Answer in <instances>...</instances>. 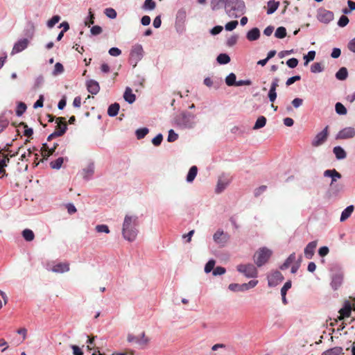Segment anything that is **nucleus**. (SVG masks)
<instances>
[{"label":"nucleus","instance_id":"f257e3e1","mask_svg":"<svg viewBox=\"0 0 355 355\" xmlns=\"http://www.w3.org/2000/svg\"><path fill=\"white\" fill-rule=\"evenodd\" d=\"M139 218L137 215L125 214L121 227L123 238L129 242L135 241L139 233Z\"/></svg>","mask_w":355,"mask_h":355},{"label":"nucleus","instance_id":"f03ea898","mask_svg":"<svg viewBox=\"0 0 355 355\" xmlns=\"http://www.w3.org/2000/svg\"><path fill=\"white\" fill-rule=\"evenodd\" d=\"M225 12L231 18H238L245 13V3L243 0H227Z\"/></svg>","mask_w":355,"mask_h":355},{"label":"nucleus","instance_id":"7ed1b4c3","mask_svg":"<svg viewBox=\"0 0 355 355\" xmlns=\"http://www.w3.org/2000/svg\"><path fill=\"white\" fill-rule=\"evenodd\" d=\"M175 125L181 129H191L196 124V116L190 112H183L174 118Z\"/></svg>","mask_w":355,"mask_h":355},{"label":"nucleus","instance_id":"20e7f679","mask_svg":"<svg viewBox=\"0 0 355 355\" xmlns=\"http://www.w3.org/2000/svg\"><path fill=\"white\" fill-rule=\"evenodd\" d=\"M272 251L266 248H262L254 254V262L258 267L264 265L270 259Z\"/></svg>","mask_w":355,"mask_h":355},{"label":"nucleus","instance_id":"39448f33","mask_svg":"<svg viewBox=\"0 0 355 355\" xmlns=\"http://www.w3.org/2000/svg\"><path fill=\"white\" fill-rule=\"evenodd\" d=\"M236 270L248 278H255L258 275L257 268L252 263L239 264L236 266Z\"/></svg>","mask_w":355,"mask_h":355},{"label":"nucleus","instance_id":"423d86ee","mask_svg":"<svg viewBox=\"0 0 355 355\" xmlns=\"http://www.w3.org/2000/svg\"><path fill=\"white\" fill-rule=\"evenodd\" d=\"M127 340L128 343L135 344L140 348H144L149 342V339L146 337L144 332H142L139 336L129 334L127 336Z\"/></svg>","mask_w":355,"mask_h":355},{"label":"nucleus","instance_id":"0eeeda50","mask_svg":"<svg viewBox=\"0 0 355 355\" xmlns=\"http://www.w3.org/2000/svg\"><path fill=\"white\" fill-rule=\"evenodd\" d=\"M130 60L132 62H135L134 66L135 67L139 61H140L144 57V49L140 44H136L132 46L130 53Z\"/></svg>","mask_w":355,"mask_h":355},{"label":"nucleus","instance_id":"6e6552de","mask_svg":"<svg viewBox=\"0 0 355 355\" xmlns=\"http://www.w3.org/2000/svg\"><path fill=\"white\" fill-rule=\"evenodd\" d=\"M229 235L222 230H218L213 235L214 242L220 246H224L229 240Z\"/></svg>","mask_w":355,"mask_h":355},{"label":"nucleus","instance_id":"1a4fd4ad","mask_svg":"<svg viewBox=\"0 0 355 355\" xmlns=\"http://www.w3.org/2000/svg\"><path fill=\"white\" fill-rule=\"evenodd\" d=\"M284 279L282 273L277 270L272 272L268 275V284L270 287H274L281 283Z\"/></svg>","mask_w":355,"mask_h":355},{"label":"nucleus","instance_id":"9d476101","mask_svg":"<svg viewBox=\"0 0 355 355\" xmlns=\"http://www.w3.org/2000/svg\"><path fill=\"white\" fill-rule=\"evenodd\" d=\"M46 269L55 273H64L69 270V264L68 263H58L52 266L48 265Z\"/></svg>","mask_w":355,"mask_h":355},{"label":"nucleus","instance_id":"9b49d317","mask_svg":"<svg viewBox=\"0 0 355 355\" xmlns=\"http://www.w3.org/2000/svg\"><path fill=\"white\" fill-rule=\"evenodd\" d=\"M355 136V129L352 127L345 128L337 134L336 139H347L353 138Z\"/></svg>","mask_w":355,"mask_h":355},{"label":"nucleus","instance_id":"f8f14e48","mask_svg":"<svg viewBox=\"0 0 355 355\" xmlns=\"http://www.w3.org/2000/svg\"><path fill=\"white\" fill-rule=\"evenodd\" d=\"M29 44V40L28 38H24L18 40L12 48V54L18 53L21 52L24 49H26Z\"/></svg>","mask_w":355,"mask_h":355},{"label":"nucleus","instance_id":"ddd939ff","mask_svg":"<svg viewBox=\"0 0 355 355\" xmlns=\"http://www.w3.org/2000/svg\"><path fill=\"white\" fill-rule=\"evenodd\" d=\"M318 19L323 23H329L334 19V13L327 10H320L318 14Z\"/></svg>","mask_w":355,"mask_h":355},{"label":"nucleus","instance_id":"4468645a","mask_svg":"<svg viewBox=\"0 0 355 355\" xmlns=\"http://www.w3.org/2000/svg\"><path fill=\"white\" fill-rule=\"evenodd\" d=\"M328 136V126H326L315 137L313 145L318 146L322 144L327 139Z\"/></svg>","mask_w":355,"mask_h":355},{"label":"nucleus","instance_id":"2eb2a0df","mask_svg":"<svg viewBox=\"0 0 355 355\" xmlns=\"http://www.w3.org/2000/svg\"><path fill=\"white\" fill-rule=\"evenodd\" d=\"M86 86L88 92L92 94H97L100 90L98 83L94 80H87Z\"/></svg>","mask_w":355,"mask_h":355},{"label":"nucleus","instance_id":"dca6fc26","mask_svg":"<svg viewBox=\"0 0 355 355\" xmlns=\"http://www.w3.org/2000/svg\"><path fill=\"white\" fill-rule=\"evenodd\" d=\"M35 26L34 23L31 21H28L24 30V35L28 39H32L35 35Z\"/></svg>","mask_w":355,"mask_h":355},{"label":"nucleus","instance_id":"f3484780","mask_svg":"<svg viewBox=\"0 0 355 355\" xmlns=\"http://www.w3.org/2000/svg\"><path fill=\"white\" fill-rule=\"evenodd\" d=\"M324 175L325 177L331 178V182L330 184L331 187H333L334 182H336L337 179L341 178V174L338 173L336 169L326 170L324 172Z\"/></svg>","mask_w":355,"mask_h":355},{"label":"nucleus","instance_id":"a211bd4d","mask_svg":"<svg viewBox=\"0 0 355 355\" xmlns=\"http://www.w3.org/2000/svg\"><path fill=\"white\" fill-rule=\"evenodd\" d=\"M343 280V273L335 274L331 280V285L334 290H337L342 284Z\"/></svg>","mask_w":355,"mask_h":355},{"label":"nucleus","instance_id":"6ab92c4d","mask_svg":"<svg viewBox=\"0 0 355 355\" xmlns=\"http://www.w3.org/2000/svg\"><path fill=\"white\" fill-rule=\"evenodd\" d=\"M187 18L186 10L183 8L179 9L176 14L175 24L177 25H182L184 23Z\"/></svg>","mask_w":355,"mask_h":355},{"label":"nucleus","instance_id":"aec40b11","mask_svg":"<svg viewBox=\"0 0 355 355\" xmlns=\"http://www.w3.org/2000/svg\"><path fill=\"white\" fill-rule=\"evenodd\" d=\"M352 307L350 304H346L343 308L339 311L340 315L338 316V320H343L344 319L349 318L351 315Z\"/></svg>","mask_w":355,"mask_h":355},{"label":"nucleus","instance_id":"412c9836","mask_svg":"<svg viewBox=\"0 0 355 355\" xmlns=\"http://www.w3.org/2000/svg\"><path fill=\"white\" fill-rule=\"evenodd\" d=\"M260 37V31L258 28H253L250 30L247 34L246 37L249 41H255Z\"/></svg>","mask_w":355,"mask_h":355},{"label":"nucleus","instance_id":"4be33fe9","mask_svg":"<svg viewBox=\"0 0 355 355\" xmlns=\"http://www.w3.org/2000/svg\"><path fill=\"white\" fill-rule=\"evenodd\" d=\"M124 100L130 104L133 103L136 100L135 95L132 93L131 88L126 87L123 94Z\"/></svg>","mask_w":355,"mask_h":355},{"label":"nucleus","instance_id":"5701e85b","mask_svg":"<svg viewBox=\"0 0 355 355\" xmlns=\"http://www.w3.org/2000/svg\"><path fill=\"white\" fill-rule=\"evenodd\" d=\"M229 184V180L226 178H220L217 186L216 188V192L220 193L225 190L227 186Z\"/></svg>","mask_w":355,"mask_h":355},{"label":"nucleus","instance_id":"b1692460","mask_svg":"<svg viewBox=\"0 0 355 355\" xmlns=\"http://www.w3.org/2000/svg\"><path fill=\"white\" fill-rule=\"evenodd\" d=\"M354 207L353 205H349L347 208H345L341 214L340 220L341 222L345 221L349 216L352 215L354 211Z\"/></svg>","mask_w":355,"mask_h":355},{"label":"nucleus","instance_id":"393cba45","mask_svg":"<svg viewBox=\"0 0 355 355\" xmlns=\"http://www.w3.org/2000/svg\"><path fill=\"white\" fill-rule=\"evenodd\" d=\"M279 6V1H276L275 0H270L268 2L267 14L271 15V14L274 13L277 10Z\"/></svg>","mask_w":355,"mask_h":355},{"label":"nucleus","instance_id":"a878e982","mask_svg":"<svg viewBox=\"0 0 355 355\" xmlns=\"http://www.w3.org/2000/svg\"><path fill=\"white\" fill-rule=\"evenodd\" d=\"M198 173V168L196 166H193L190 168L188 174L187 175V182H192L196 178Z\"/></svg>","mask_w":355,"mask_h":355},{"label":"nucleus","instance_id":"bb28decb","mask_svg":"<svg viewBox=\"0 0 355 355\" xmlns=\"http://www.w3.org/2000/svg\"><path fill=\"white\" fill-rule=\"evenodd\" d=\"M333 152L338 159H345L347 156L346 152L340 146H336L333 149Z\"/></svg>","mask_w":355,"mask_h":355},{"label":"nucleus","instance_id":"cd10ccee","mask_svg":"<svg viewBox=\"0 0 355 355\" xmlns=\"http://www.w3.org/2000/svg\"><path fill=\"white\" fill-rule=\"evenodd\" d=\"M119 108V104L117 103H114L110 105L107 109V114L112 117L116 116L118 114Z\"/></svg>","mask_w":355,"mask_h":355},{"label":"nucleus","instance_id":"c85d7f7f","mask_svg":"<svg viewBox=\"0 0 355 355\" xmlns=\"http://www.w3.org/2000/svg\"><path fill=\"white\" fill-rule=\"evenodd\" d=\"M55 122L57 123L56 129L55 130H64V134L65 133L67 125L64 121V118L63 117H58L55 120Z\"/></svg>","mask_w":355,"mask_h":355},{"label":"nucleus","instance_id":"c756f323","mask_svg":"<svg viewBox=\"0 0 355 355\" xmlns=\"http://www.w3.org/2000/svg\"><path fill=\"white\" fill-rule=\"evenodd\" d=\"M343 349L340 347H336L331 348L324 352L321 355H340L343 354Z\"/></svg>","mask_w":355,"mask_h":355},{"label":"nucleus","instance_id":"7c9ffc66","mask_svg":"<svg viewBox=\"0 0 355 355\" xmlns=\"http://www.w3.org/2000/svg\"><path fill=\"white\" fill-rule=\"evenodd\" d=\"M227 0H211V7L214 10H218L223 6L225 8Z\"/></svg>","mask_w":355,"mask_h":355},{"label":"nucleus","instance_id":"2f4dec72","mask_svg":"<svg viewBox=\"0 0 355 355\" xmlns=\"http://www.w3.org/2000/svg\"><path fill=\"white\" fill-rule=\"evenodd\" d=\"M295 254L292 253L285 261V262L280 266L281 270H285L288 268L291 263H294L295 261Z\"/></svg>","mask_w":355,"mask_h":355},{"label":"nucleus","instance_id":"473e14b6","mask_svg":"<svg viewBox=\"0 0 355 355\" xmlns=\"http://www.w3.org/2000/svg\"><path fill=\"white\" fill-rule=\"evenodd\" d=\"M266 124V118L263 116H261L258 117L257 119L255 124L253 127L254 130H258L261 128H263Z\"/></svg>","mask_w":355,"mask_h":355},{"label":"nucleus","instance_id":"72a5a7b5","mask_svg":"<svg viewBox=\"0 0 355 355\" xmlns=\"http://www.w3.org/2000/svg\"><path fill=\"white\" fill-rule=\"evenodd\" d=\"M348 72L345 67H341L336 73V77L340 80H344L347 78Z\"/></svg>","mask_w":355,"mask_h":355},{"label":"nucleus","instance_id":"f704fd0d","mask_svg":"<svg viewBox=\"0 0 355 355\" xmlns=\"http://www.w3.org/2000/svg\"><path fill=\"white\" fill-rule=\"evenodd\" d=\"M245 287L246 286L244 285V284H230L228 286V288L234 292L245 291Z\"/></svg>","mask_w":355,"mask_h":355},{"label":"nucleus","instance_id":"c9c22d12","mask_svg":"<svg viewBox=\"0 0 355 355\" xmlns=\"http://www.w3.org/2000/svg\"><path fill=\"white\" fill-rule=\"evenodd\" d=\"M22 236L26 241H32L35 238L33 232L29 229H25L23 230Z\"/></svg>","mask_w":355,"mask_h":355},{"label":"nucleus","instance_id":"e433bc0d","mask_svg":"<svg viewBox=\"0 0 355 355\" xmlns=\"http://www.w3.org/2000/svg\"><path fill=\"white\" fill-rule=\"evenodd\" d=\"M217 62L220 64H225L230 62V56L226 53H220L217 57Z\"/></svg>","mask_w":355,"mask_h":355},{"label":"nucleus","instance_id":"4c0bfd02","mask_svg":"<svg viewBox=\"0 0 355 355\" xmlns=\"http://www.w3.org/2000/svg\"><path fill=\"white\" fill-rule=\"evenodd\" d=\"M94 166L93 164L89 165L86 168L83 170V178L85 179L89 180L90 177L94 174Z\"/></svg>","mask_w":355,"mask_h":355},{"label":"nucleus","instance_id":"58836bf2","mask_svg":"<svg viewBox=\"0 0 355 355\" xmlns=\"http://www.w3.org/2000/svg\"><path fill=\"white\" fill-rule=\"evenodd\" d=\"M44 82V78L43 76L40 75L37 77H36L34 80V84L33 85V90L38 89L40 87H42Z\"/></svg>","mask_w":355,"mask_h":355},{"label":"nucleus","instance_id":"ea45409f","mask_svg":"<svg viewBox=\"0 0 355 355\" xmlns=\"http://www.w3.org/2000/svg\"><path fill=\"white\" fill-rule=\"evenodd\" d=\"M236 75L234 73H231L226 77L225 83L228 86H235L236 83Z\"/></svg>","mask_w":355,"mask_h":355},{"label":"nucleus","instance_id":"a19ab883","mask_svg":"<svg viewBox=\"0 0 355 355\" xmlns=\"http://www.w3.org/2000/svg\"><path fill=\"white\" fill-rule=\"evenodd\" d=\"M63 162H64L63 157H58L55 161L51 162L50 163V166L53 169H60L62 167Z\"/></svg>","mask_w":355,"mask_h":355},{"label":"nucleus","instance_id":"79ce46f5","mask_svg":"<svg viewBox=\"0 0 355 355\" xmlns=\"http://www.w3.org/2000/svg\"><path fill=\"white\" fill-rule=\"evenodd\" d=\"M286 35V30L284 27L280 26L278 27L275 33V36L277 38L282 39L284 38Z\"/></svg>","mask_w":355,"mask_h":355},{"label":"nucleus","instance_id":"37998d69","mask_svg":"<svg viewBox=\"0 0 355 355\" xmlns=\"http://www.w3.org/2000/svg\"><path fill=\"white\" fill-rule=\"evenodd\" d=\"M149 132L148 128H142L136 130V136L138 139H143Z\"/></svg>","mask_w":355,"mask_h":355},{"label":"nucleus","instance_id":"c03bdc74","mask_svg":"<svg viewBox=\"0 0 355 355\" xmlns=\"http://www.w3.org/2000/svg\"><path fill=\"white\" fill-rule=\"evenodd\" d=\"M335 109L336 113L338 114L344 115L347 114V109L341 103H336Z\"/></svg>","mask_w":355,"mask_h":355},{"label":"nucleus","instance_id":"a18cd8bd","mask_svg":"<svg viewBox=\"0 0 355 355\" xmlns=\"http://www.w3.org/2000/svg\"><path fill=\"white\" fill-rule=\"evenodd\" d=\"M60 20V17L59 15H54L51 19H49L46 25L48 28H52Z\"/></svg>","mask_w":355,"mask_h":355},{"label":"nucleus","instance_id":"49530a36","mask_svg":"<svg viewBox=\"0 0 355 355\" xmlns=\"http://www.w3.org/2000/svg\"><path fill=\"white\" fill-rule=\"evenodd\" d=\"M26 110V105L24 103L20 102L18 103L17 110H16V114L17 116H21Z\"/></svg>","mask_w":355,"mask_h":355},{"label":"nucleus","instance_id":"de8ad7c7","mask_svg":"<svg viewBox=\"0 0 355 355\" xmlns=\"http://www.w3.org/2000/svg\"><path fill=\"white\" fill-rule=\"evenodd\" d=\"M63 71H64L63 65L60 62H57L54 66V69L52 72V74L53 76H57L58 74L62 73Z\"/></svg>","mask_w":355,"mask_h":355},{"label":"nucleus","instance_id":"09e8293b","mask_svg":"<svg viewBox=\"0 0 355 355\" xmlns=\"http://www.w3.org/2000/svg\"><path fill=\"white\" fill-rule=\"evenodd\" d=\"M105 15L110 19H115L116 17V12L114 9L108 8L104 11Z\"/></svg>","mask_w":355,"mask_h":355},{"label":"nucleus","instance_id":"8fccbe9b","mask_svg":"<svg viewBox=\"0 0 355 355\" xmlns=\"http://www.w3.org/2000/svg\"><path fill=\"white\" fill-rule=\"evenodd\" d=\"M156 6L155 2L153 0H146L143 8L146 10H153Z\"/></svg>","mask_w":355,"mask_h":355},{"label":"nucleus","instance_id":"3c124183","mask_svg":"<svg viewBox=\"0 0 355 355\" xmlns=\"http://www.w3.org/2000/svg\"><path fill=\"white\" fill-rule=\"evenodd\" d=\"M215 261L214 259L209 260L205 266V272L206 273L210 272L211 270H214L215 266Z\"/></svg>","mask_w":355,"mask_h":355},{"label":"nucleus","instance_id":"603ef678","mask_svg":"<svg viewBox=\"0 0 355 355\" xmlns=\"http://www.w3.org/2000/svg\"><path fill=\"white\" fill-rule=\"evenodd\" d=\"M96 230L99 233H110V229L107 225H98L95 227Z\"/></svg>","mask_w":355,"mask_h":355},{"label":"nucleus","instance_id":"864d4df0","mask_svg":"<svg viewBox=\"0 0 355 355\" xmlns=\"http://www.w3.org/2000/svg\"><path fill=\"white\" fill-rule=\"evenodd\" d=\"M239 22L236 20L231 21L225 24V28L227 31H232L236 28Z\"/></svg>","mask_w":355,"mask_h":355},{"label":"nucleus","instance_id":"5fc2aeb1","mask_svg":"<svg viewBox=\"0 0 355 355\" xmlns=\"http://www.w3.org/2000/svg\"><path fill=\"white\" fill-rule=\"evenodd\" d=\"M10 159L8 157H4L3 159H0V174L3 173V174H6L5 170L3 169L4 167H6L9 162Z\"/></svg>","mask_w":355,"mask_h":355},{"label":"nucleus","instance_id":"6e6d98bb","mask_svg":"<svg viewBox=\"0 0 355 355\" xmlns=\"http://www.w3.org/2000/svg\"><path fill=\"white\" fill-rule=\"evenodd\" d=\"M178 138V135L174 132L173 130H170L168 131V135L167 137V141L168 142H173L176 141Z\"/></svg>","mask_w":355,"mask_h":355},{"label":"nucleus","instance_id":"4d7b16f0","mask_svg":"<svg viewBox=\"0 0 355 355\" xmlns=\"http://www.w3.org/2000/svg\"><path fill=\"white\" fill-rule=\"evenodd\" d=\"M324 66L321 62H316L312 65V72L318 73L322 71Z\"/></svg>","mask_w":355,"mask_h":355},{"label":"nucleus","instance_id":"13d9d810","mask_svg":"<svg viewBox=\"0 0 355 355\" xmlns=\"http://www.w3.org/2000/svg\"><path fill=\"white\" fill-rule=\"evenodd\" d=\"M347 4H348V6H349V9H347V8H344V9L343 10V13H345V14H348V13H349L351 11H352V10H355V2H354V1H351V0H349V1H347Z\"/></svg>","mask_w":355,"mask_h":355},{"label":"nucleus","instance_id":"bf43d9fd","mask_svg":"<svg viewBox=\"0 0 355 355\" xmlns=\"http://www.w3.org/2000/svg\"><path fill=\"white\" fill-rule=\"evenodd\" d=\"M349 23V19L345 15H342L338 22V25L340 27H344L347 26V24Z\"/></svg>","mask_w":355,"mask_h":355},{"label":"nucleus","instance_id":"052dcab7","mask_svg":"<svg viewBox=\"0 0 355 355\" xmlns=\"http://www.w3.org/2000/svg\"><path fill=\"white\" fill-rule=\"evenodd\" d=\"M225 268L221 266H217L213 270V275L217 276V275H222L225 273Z\"/></svg>","mask_w":355,"mask_h":355},{"label":"nucleus","instance_id":"680f3d73","mask_svg":"<svg viewBox=\"0 0 355 355\" xmlns=\"http://www.w3.org/2000/svg\"><path fill=\"white\" fill-rule=\"evenodd\" d=\"M163 139V136L162 134H158L156 137H155L152 139V143L154 146H158L161 144Z\"/></svg>","mask_w":355,"mask_h":355},{"label":"nucleus","instance_id":"e2e57ef3","mask_svg":"<svg viewBox=\"0 0 355 355\" xmlns=\"http://www.w3.org/2000/svg\"><path fill=\"white\" fill-rule=\"evenodd\" d=\"M9 124V121L4 117L0 116V132H1Z\"/></svg>","mask_w":355,"mask_h":355},{"label":"nucleus","instance_id":"0e129e2a","mask_svg":"<svg viewBox=\"0 0 355 355\" xmlns=\"http://www.w3.org/2000/svg\"><path fill=\"white\" fill-rule=\"evenodd\" d=\"M298 60L296 58H290L286 61V64L288 67L293 69L297 67Z\"/></svg>","mask_w":355,"mask_h":355},{"label":"nucleus","instance_id":"69168bd1","mask_svg":"<svg viewBox=\"0 0 355 355\" xmlns=\"http://www.w3.org/2000/svg\"><path fill=\"white\" fill-rule=\"evenodd\" d=\"M102 28L99 26H94L90 30V32L93 35H100L102 33Z\"/></svg>","mask_w":355,"mask_h":355},{"label":"nucleus","instance_id":"338daca9","mask_svg":"<svg viewBox=\"0 0 355 355\" xmlns=\"http://www.w3.org/2000/svg\"><path fill=\"white\" fill-rule=\"evenodd\" d=\"M109 54L112 56H119L121 54V51L116 47H112L109 50Z\"/></svg>","mask_w":355,"mask_h":355},{"label":"nucleus","instance_id":"774afa93","mask_svg":"<svg viewBox=\"0 0 355 355\" xmlns=\"http://www.w3.org/2000/svg\"><path fill=\"white\" fill-rule=\"evenodd\" d=\"M238 40V36L234 35L231 36L228 40H227V45L229 46H232L237 42Z\"/></svg>","mask_w":355,"mask_h":355}]
</instances>
